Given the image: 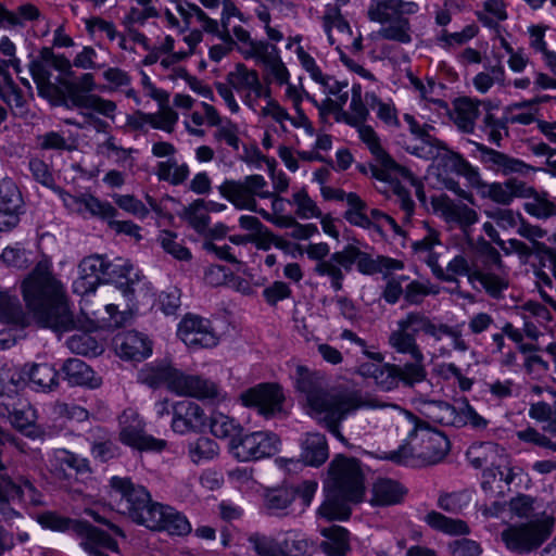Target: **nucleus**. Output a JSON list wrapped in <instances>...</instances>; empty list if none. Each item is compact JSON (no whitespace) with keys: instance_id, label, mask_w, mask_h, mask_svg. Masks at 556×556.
<instances>
[{"instance_id":"nucleus-21","label":"nucleus","mask_w":556,"mask_h":556,"mask_svg":"<svg viewBox=\"0 0 556 556\" xmlns=\"http://www.w3.org/2000/svg\"><path fill=\"white\" fill-rule=\"evenodd\" d=\"M173 415L172 428L177 433L202 431L205 427V414L194 402L188 400L177 402L173 407Z\"/></svg>"},{"instance_id":"nucleus-43","label":"nucleus","mask_w":556,"mask_h":556,"mask_svg":"<svg viewBox=\"0 0 556 556\" xmlns=\"http://www.w3.org/2000/svg\"><path fill=\"white\" fill-rule=\"evenodd\" d=\"M323 23L325 31L328 35L330 45H334L336 39L332 35V30L336 28L338 33L344 38L350 39L352 31L349 23L344 20L341 14L340 7L338 4H327L323 16Z\"/></svg>"},{"instance_id":"nucleus-60","label":"nucleus","mask_w":556,"mask_h":556,"mask_svg":"<svg viewBox=\"0 0 556 556\" xmlns=\"http://www.w3.org/2000/svg\"><path fill=\"white\" fill-rule=\"evenodd\" d=\"M315 273L319 276H327L331 280V287L336 291H340L343 287L342 281L344 279V274L342 269L337 265V263L330 256L329 260L321 261L317 263L314 268Z\"/></svg>"},{"instance_id":"nucleus-58","label":"nucleus","mask_w":556,"mask_h":556,"mask_svg":"<svg viewBox=\"0 0 556 556\" xmlns=\"http://www.w3.org/2000/svg\"><path fill=\"white\" fill-rule=\"evenodd\" d=\"M159 242L164 251L179 261L191 258V252L177 241V236L168 230H163L159 237Z\"/></svg>"},{"instance_id":"nucleus-46","label":"nucleus","mask_w":556,"mask_h":556,"mask_svg":"<svg viewBox=\"0 0 556 556\" xmlns=\"http://www.w3.org/2000/svg\"><path fill=\"white\" fill-rule=\"evenodd\" d=\"M358 135L381 167L395 165V161L381 147L378 135L370 126L364 124L358 125Z\"/></svg>"},{"instance_id":"nucleus-61","label":"nucleus","mask_w":556,"mask_h":556,"mask_svg":"<svg viewBox=\"0 0 556 556\" xmlns=\"http://www.w3.org/2000/svg\"><path fill=\"white\" fill-rule=\"evenodd\" d=\"M248 541L258 556H278L276 538L253 533L248 538Z\"/></svg>"},{"instance_id":"nucleus-10","label":"nucleus","mask_w":556,"mask_h":556,"mask_svg":"<svg viewBox=\"0 0 556 556\" xmlns=\"http://www.w3.org/2000/svg\"><path fill=\"white\" fill-rule=\"evenodd\" d=\"M49 471L52 477L68 488L70 491L81 494V483L91 478L89 460L68 450L58 448L49 460Z\"/></svg>"},{"instance_id":"nucleus-7","label":"nucleus","mask_w":556,"mask_h":556,"mask_svg":"<svg viewBox=\"0 0 556 556\" xmlns=\"http://www.w3.org/2000/svg\"><path fill=\"white\" fill-rule=\"evenodd\" d=\"M112 489L111 498L115 502L117 510L128 516L134 522L147 526H154V507L159 505L153 502L148 490L135 484L129 478L113 477L110 480Z\"/></svg>"},{"instance_id":"nucleus-22","label":"nucleus","mask_w":556,"mask_h":556,"mask_svg":"<svg viewBox=\"0 0 556 556\" xmlns=\"http://www.w3.org/2000/svg\"><path fill=\"white\" fill-rule=\"evenodd\" d=\"M105 258L101 255L85 257L78 266L79 277L74 281V292L87 294L94 292L99 283L104 280Z\"/></svg>"},{"instance_id":"nucleus-36","label":"nucleus","mask_w":556,"mask_h":556,"mask_svg":"<svg viewBox=\"0 0 556 556\" xmlns=\"http://www.w3.org/2000/svg\"><path fill=\"white\" fill-rule=\"evenodd\" d=\"M406 494L405 488L397 481L379 478L372 485V500L376 505L388 506L399 504Z\"/></svg>"},{"instance_id":"nucleus-41","label":"nucleus","mask_w":556,"mask_h":556,"mask_svg":"<svg viewBox=\"0 0 556 556\" xmlns=\"http://www.w3.org/2000/svg\"><path fill=\"white\" fill-rule=\"evenodd\" d=\"M210 429L214 437L228 440V445L243 432L242 426L223 413H213L210 417Z\"/></svg>"},{"instance_id":"nucleus-33","label":"nucleus","mask_w":556,"mask_h":556,"mask_svg":"<svg viewBox=\"0 0 556 556\" xmlns=\"http://www.w3.org/2000/svg\"><path fill=\"white\" fill-rule=\"evenodd\" d=\"M0 321L21 328L28 324V315L16 294L0 291Z\"/></svg>"},{"instance_id":"nucleus-59","label":"nucleus","mask_w":556,"mask_h":556,"mask_svg":"<svg viewBox=\"0 0 556 556\" xmlns=\"http://www.w3.org/2000/svg\"><path fill=\"white\" fill-rule=\"evenodd\" d=\"M298 206L296 215L302 219L311 217H321V212L316 203L308 197L305 190H301L292 195V201Z\"/></svg>"},{"instance_id":"nucleus-51","label":"nucleus","mask_w":556,"mask_h":556,"mask_svg":"<svg viewBox=\"0 0 556 556\" xmlns=\"http://www.w3.org/2000/svg\"><path fill=\"white\" fill-rule=\"evenodd\" d=\"M67 348L75 354L97 356L103 352L102 345L89 333L73 334L67 340Z\"/></svg>"},{"instance_id":"nucleus-50","label":"nucleus","mask_w":556,"mask_h":556,"mask_svg":"<svg viewBox=\"0 0 556 556\" xmlns=\"http://www.w3.org/2000/svg\"><path fill=\"white\" fill-rule=\"evenodd\" d=\"M426 521L431 528L450 534H466L469 532L465 521L445 517L437 511L429 513L426 516Z\"/></svg>"},{"instance_id":"nucleus-56","label":"nucleus","mask_w":556,"mask_h":556,"mask_svg":"<svg viewBox=\"0 0 556 556\" xmlns=\"http://www.w3.org/2000/svg\"><path fill=\"white\" fill-rule=\"evenodd\" d=\"M0 98L9 105L15 115L23 116L26 113L23 93L13 80L0 87Z\"/></svg>"},{"instance_id":"nucleus-54","label":"nucleus","mask_w":556,"mask_h":556,"mask_svg":"<svg viewBox=\"0 0 556 556\" xmlns=\"http://www.w3.org/2000/svg\"><path fill=\"white\" fill-rule=\"evenodd\" d=\"M137 115L153 128L163 129L168 132L173 131V127L178 119L177 113L170 108L162 109L159 114H147L141 111H137Z\"/></svg>"},{"instance_id":"nucleus-25","label":"nucleus","mask_w":556,"mask_h":556,"mask_svg":"<svg viewBox=\"0 0 556 556\" xmlns=\"http://www.w3.org/2000/svg\"><path fill=\"white\" fill-rule=\"evenodd\" d=\"M153 519L154 526H146L152 531H166L172 535H186L191 531V525L182 514L161 503L154 507Z\"/></svg>"},{"instance_id":"nucleus-1","label":"nucleus","mask_w":556,"mask_h":556,"mask_svg":"<svg viewBox=\"0 0 556 556\" xmlns=\"http://www.w3.org/2000/svg\"><path fill=\"white\" fill-rule=\"evenodd\" d=\"M21 289L26 306L41 327L59 333L76 327L66 287L48 260L35 265L22 281Z\"/></svg>"},{"instance_id":"nucleus-26","label":"nucleus","mask_w":556,"mask_h":556,"mask_svg":"<svg viewBox=\"0 0 556 556\" xmlns=\"http://www.w3.org/2000/svg\"><path fill=\"white\" fill-rule=\"evenodd\" d=\"M113 344L117 355L129 361H142L152 352L147 338L136 331L117 333L113 339Z\"/></svg>"},{"instance_id":"nucleus-13","label":"nucleus","mask_w":556,"mask_h":556,"mask_svg":"<svg viewBox=\"0 0 556 556\" xmlns=\"http://www.w3.org/2000/svg\"><path fill=\"white\" fill-rule=\"evenodd\" d=\"M554 523V518L544 517L519 526H510L502 532V540L511 552L530 553L552 534Z\"/></svg>"},{"instance_id":"nucleus-48","label":"nucleus","mask_w":556,"mask_h":556,"mask_svg":"<svg viewBox=\"0 0 556 556\" xmlns=\"http://www.w3.org/2000/svg\"><path fill=\"white\" fill-rule=\"evenodd\" d=\"M156 175L160 180L177 186L186 181L189 176V167L187 164H178L175 159H168L157 163Z\"/></svg>"},{"instance_id":"nucleus-29","label":"nucleus","mask_w":556,"mask_h":556,"mask_svg":"<svg viewBox=\"0 0 556 556\" xmlns=\"http://www.w3.org/2000/svg\"><path fill=\"white\" fill-rule=\"evenodd\" d=\"M132 266L126 261L122 258H117L114 262H109L105 260L104 266V280L105 282L115 281L118 289L122 290L123 294L126 298L131 299L135 294V285L138 283V280L131 277ZM135 277L138 278V275L135 274Z\"/></svg>"},{"instance_id":"nucleus-63","label":"nucleus","mask_w":556,"mask_h":556,"mask_svg":"<svg viewBox=\"0 0 556 556\" xmlns=\"http://www.w3.org/2000/svg\"><path fill=\"white\" fill-rule=\"evenodd\" d=\"M507 124V118L497 119L493 114L488 113L483 119V130L486 132L488 138L492 143L500 146L503 138L502 131H505L506 135L508 132Z\"/></svg>"},{"instance_id":"nucleus-9","label":"nucleus","mask_w":556,"mask_h":556,"mask_svg":"<svg viewBox=\"0 0 556 556\" xmlns=\"http://www.w3.org/2000/svg\"><path fill=\"white\" fill-rule=\"evenodd\" d=\"M38 522L53 531L72 530L79 539L84 551L91 549V545L100 543L108 546L111 552L118 553L117 542L105 531L93 527L87 521L71 519L53 511H47L38 517Z\"/></svg>"},{"instance_id":"nucleus-18","label":"nucleus","mask_w":556,"mask_h":556,"mask_svg":"<svg viewBox=\"0 0 556 556\" xmlns=\"http://www.w3.org/2000/svg\"><path fill=\"white\" fill-rule=\"evenodd\" d=\"M245 406L255 407L262 416L270 418L281 412L285 400L281 388L275 383H261L241 393Z\"/></svg>"},{"instance_id":"nucleus-16","label":"nucleus","mask_w":556,"mask_h":556,"mask_svg":"<svg viewBox=\"0 0 556 556\" xmlns=\"http://www.w3.org/2000/svg\"><path fill=\"white\" fill-rule=\"evenodd\" d=\"M177 334L191 350L212 349L219 342L211 320L194 314H187L181 319Z\"/></svg>"},{"instance_id":"nucleus-23","label":"nucleus","mask_w":556,"mask_h":556,"mask_svg":"<svg viewBox=\"0 0 556 556\" xmlns=\"http://www.w3.org/2000/svg\"><path fill=\"white\" fill-rule=\"evenodd\" d=\"M226 80L233 90L243 96L247 105L253 106V96H258L262 91L261 79L255 70L248 68L243 63H238L227 74Z\"/></svg>"},{"instance_id":"nucleus-49","label":"nucleus","mask_w":556,"mask_h":556,"mask_svg":"<svg viewBox=\"0 0 556 556\" xmlns=\"http://www.w3.org/2000/svg\"><path fill=\"white\" fill-rule=\"evenodd\" d=\"M378 36L387 40L408 43L412 41L409 22L402 15L396 16L390 21L388 26L382 27L378 31Z\"/></svg>"},{"instance_id":"nucleus-31","label":"nucleus","mask_w":556,"mask_h":556,"mask_svg":"<svg viewBox=\"0 0 556 556\" xmlns=\"http://www.w3.org/2000/svg\"><path fill=\"white\" fill-rule=\"evenodd\" d=\"M416 8L415 3H405L402 0H371L368 17L384 24L404 13H413Z\"/></svg>"},{"instance_id":"nucleus-5","label":"nucleus","mask_w":556,"mask_h":556,"mask_svg":"<svg viewBox=\"0 0 556 556\" xmlns=\"http://www.w3.org/2000/svg\"><path fill=\"white\" fill-rule=\"evenodd\" d=\"M384 404L383 407H391L397 410L400 415L404 416L413 425V430L409 435L415 434L420 441L418 447L401 445L397 450L386 453L383 456L384 459L395 464L406 465L416 453L417 457L422 462L432 465L441 462L445 457L450 448V441L442 432L429 428H418L416 418L410 412L401 408L396 404Z\"/></svg>"},{"instance_id":"nucleus-2","label":"nucleus","mask_w":556,"mask_h":556,"mask_svg":"<svg viewBox=\"0 0 556 556\" xmlns=\"http://www.w3.org/2000/svg\"><path fill=\"white\" fill-rule=\"evenodd\" d=\"M295 388L304 393L311 409L318 416L319 422L340 441L344 437L340 432V424L348 415L359 408H383L384 402L364 395L358 390H340L328 392L325 377L307 367L296 366L294 374Z\"/></svg>"},{"instance_id":"nucleus-55","label":"nucleus","mask_w":556,"mask_h":556,"mask_svg":"<svg viewBox=\"0 0 556 556\" xmlns=\"http://www.w3.org/2000/svg\"><path fill=\"white\" fill-rule=\"evenodd\" d=\"M218 450L217 443L207 437H201L189 445V454L193 463L213 459L218 455Z\"/></svg>"},{"instance_id":"nucleus-30","label":"nucleus","mask_w":556,"mask_h":556,"mask_svg":"<svg viewBox=\"0 0 556 556\" xmlns=\"http://www.w3.org/2000/svg\"><path fill=\"white\" fill-rule=\"evenodd\" d=\"M301 462L306 466L319 467L329 457L327 439L318 432L307 433L301 443Z\"/></svg>"},{"instance_id":"nucleus-15","label":"nucleus","mask_w":556,"mask_h":556,"mask_svg":"<svg viewBox=\"0 0 556 556\" xmlns=\"http://www.w3.org/2000/svg\"><path fill=\"white\" fill-rule=\"evenodd\" d=\"M280 439L268 431H255L239 434L233 443H230V452L240 462L257 460L270 457L277 453Z\"/></svg>"},{"instance_id":"nucleus-6","label":"nucleus","mask_w":556,"mask_h":556,"mask_svg":"<svg viewBox=\"0 0 556 556\" xmlns=\"http://www.w3.org/2000/svg\"><path fill=\"white\" fill-rule=\"evenodd\" d=\"M267 182L262 175H249L241 180L227 179L219 187L218 191L223 198L228 200L238 210H249L261 214L266 220L274 223L280 228H292L296 219L292 216H271L264 210L257 208L256 198L269 199L273 192L265 190Z\"/></svg>"},{"instance_id":"nucleus-24","label":"nucleus","mask_w":556,"mask_h":556,"mask_svg":"<svg viewBox=\"0 0 556 556\" xmlns=\"http://www.w3.org/2000/svg\"><path fill=\"white\" fill-rule=\"evenodd\" d=\"M475 144L480 152L481 161L493 170L501 172L504 175L520 174L522 176L527 175L530 170H535L534 167L526 164L521 160L488 148L482 143Z\"/></svg>"},{"instance_id":"nucleus-35","label":"nucleus","mask_w":556,"mask_h":556,"mask_svg":"<svg viewBox=\"0 0 556 556\" xmlns=\"http://www.w3.org/2000/svg\"><path fill=\"white\" fill-rule=\"evenodd\" d=\"M325 540L320 549L328 556H345L351 549L349 531L340 526L326 527L320 530Z\"/></svg>"},{"instance_id":"nucleus-52","label":"nucleus","mask_w":556,"mask_h":556,"mask_svg":"<svg viewBox=\"0 0 556 556\" xmlns=\"http://www.w3.org/2000/svg\"><path fill=\"white\" fill-rule=\"evenodd\" d=\"M296 491L289 488L269 490L265 495V506L273 514L289 507L295 500Z\"/></svg>"},{"instance_id":"nucleus-44","label":"nucleus","mask_w":556,"mask_h":556,"mask_svg":"<svg viewBox=\"0 0 556 556\" xmlns=\"http://www.w3.org/2000/svg\"><path fill=\"white\" fill-rule=\"evenodd\" d=\"M346 202L350 208L344 213V218L352 225L362 228H375L379 230V226L370 220L366 215L367 204L354 192L346 195Z\"/></svg>"},{"instance_id":"nucleus-53","label":"nucleus","mask_w":556,"mask_h":556,"mask_svg":"<svg viewBox=\"0 0 556 556\" xmlns=\"http://www.w3.org/2000/svg\"><path fill=\"white\" fill-rule=\"evenodd\" d=\"M244 59H257L265 66L268 63H273L275 59L279 55V51L275 45H270L266 41H257L254 42L249 48H239Z\"/></svg>"},{"instance_id":"nucleus-32","label":"nucleus","mask_w":556,"mask_h":556,"mask_svg":"<svg viewBox=\"0 0 556 556\" xmlns=\"http://www.w3.org/2000/svg\"><path fill=\"white\" fill-rule=\"evenodd\" d=\"M179 370L168 364L147 365L138 375L139 382L157 389L165 386L172 391L173 381L176 382Z\"/></svg>"},{"instance_id":"nucleus-17","label":"nucleus","mask_w":556,"mask_h":556,"mask_svg":"<svg viewBox=\"0 0 556 556\" xmlns=\"http://www.w3.org/2000/svg\"><path fill=\"white\" fill-rule=\"evenodd\" d=\"M119 440L139 451H162L166 442L144 432V424L131 409L124 410L119 417Z\"/></svg>"},{"instance_id":"nucleus-57","label":"nucleus","mask_w":556,"mask_h":556,"mask_svg":"<svg viewBox=\"0 0 556 556\" xmlns=\"http://www.w3.org/2000/svg\"><path fill=\"white\" fill-rule=\"evenodd\" d=\"M204 207H206V202L203 199H198L186 208L190 225L199 233L205 232L210 225L208 214L202 211Z\"/></svg>"},{"instance_id":"nucleus-11","label":"nucleus","mask_w":556,"mask_h":556,"mask_svg":"<svg viewBox=\"0 0 556 556\" xmlns=\"http://www.w3.org/2000/svg\"><path fill=\"white\" fill-rule=\"evenodd\" d=\"M433 321L421 312H410L397 321V328L389 336L390 346L397 353L407 354L412 359L425 364L424 353L417 343L419 332L427 333Z\"/></svg>"},{"instance_id":"nucleus-64","label":"nucleus","mask_w":556,"mask_h":556,"mask_svg":"<svg viewBox=\"0 0 556 556\" xmlns=\"http://www.w3.org/2000/svg\"><path fill=\"white\" fill-rule=\"evenodd\" d=\"M448 551L452 556H479L482 548L476 541L463 538L451 542Z\"/></svg>"},{"instance_id":"nucleus-39","label":"nucleus","mask_w":556,"mask_h":556,"mask_svg":"<svg viewBox=\"0 0 556 556\" xmlns=\"http://www.w3.org/2000/svg\"><path fill=\"white\" fill-rule=\"evenodd\" d=\"M23 374L42 391H51L59 384L58 371L49 364H33L23 367Z\"/></svg>"},{"instance_id":"nucleus-4","label":"nucleus","mask_w":556,"mask_h":556,"mask_svg":"<svg viewBox=\"0 0 556 556\" xmlns=\"http://www.w3.org/2000/svg\"><path fill=\"white\" fill-rule=\"evenodd\" d=\"M444 270L445 275L452 276V280H444L445 282H458V276H466L470 285L476 288V283H480L485 293L493 299H502L503 292L509 286L502 256L489 242L480 247L472 260L464 254H457Z\"/></svg>"},{"instance_id":"nucleus-47","label":"nucleus","mask_w":556,"mask_h":556,"mask_svg":"<svg viewBox=\"0 0 556 556\" xmlns=\"http://www.w3.org/2000/svg\"><path fill=\"white\" fill-rule=\"evenodd\" d=\"M13 428L30 439H42L45 431L35 424V414L30 409H13L10 416Z\"/></svg>"},{"instance_id":"nucleus-42","label":"nucleus","mask_w":556,"mask_h":556,"mask_svg":"<svg viewBox=\"0 0 556 556\" xmlns=\"http://www.w3.org/2000/svg\"><path fill=\"white\" fill-rule=\"evenodd\" d=\"M277 539L278 556H301L308 549V542L296 530L280 532Z\"/></svg>"},{"instance_id":"nucleus-45","label":"nucleus","mask_w":556,"mask_h":556,"mask_svg":"<svg viewBox=\"0 0 556 556\" xmlns=\"http://www.w3.org/2000/svg\"><path fill=\"white\" fill-rule=\"evenodd\" d=\"M448 151L444 142L433 137L429 132V139L418 137L413 142L406 146V151L425 160H434L439 157L441 151Z\"/></svg>"},{"instance_id":"nucleus-40","label":"nucleus","mask_w":556,"mask_h":556,"mask_svg":"<svg viewBox=\"0 0 556 556\" xmlns=\"http://www.w3.org/2000/svg\"><path fill=\"white\" fill-rule=\"evenodd\" d=\"M517 233L530 241L531 245L536 251V256L540 258L547 257L552 267L556 265V258L553 255L551 248L539 241V239H542L546 236V230L539 226L531 225L522 218L517 228Z\"/></svg>"},{"instance_id":"nucleus-3","label":"nucleus","mask_w":556,"mask_h":556,"mask_svg":"<svg viewBox=\"0 0 556 556\" xmlns=\"http://www.w3.org/2000/svg\"><path fill=\"white\" fill-rule=\"evenodd\" d=\"M327 497L318 513L325 519L345 520L351 515L349 503L359 502L364 495L363 475L355 458L337 455L328 469Z\"/></svg>"},{"instance_id":"nucleus-19","label":"nucleus","mask_w":556,"mask_h":556,"mask_svg":"<svg viewBox=\"0 0 556 556\" xmlns=\"http://www.w3.org/2000/svg\"><path fill=\"white\" fill-rule=\"evenodd\" d=\"M23 198L16 184L9 178L0 181V231L14 228L23 213Z\"/></svg>"},{"instance_id":"nucleus-27","label":"nucleus","mask_w":556,"mask_h":556,"mask_svg":"<svg viewBox=\"0 0 556 556\" xmlns=\"http://www.w3.org/2000/svg\"><path fill=\"white\" fill-rule=\"evenodd\" d=\"M172 392L178 395L197 399H214L217 396V386L200 376L186 375L179 370L176 382L173 381Z\"/></svg>"},{"instance_id":"nucleus-20","label":"nucleus","mask_w":556,"mask_h":556,"mask_svg":"<svg viewBox=\"0 0 556 556\" xmlns=\"http://www.w3.org/2000/svg\"><path fill=\"white\" fill-rule=\"evenodd\" d=\"M64 205L77 213L88 212L93 217L112 220L117 215V210L109 202L100 201L91 194L81 197L72 195L62 189H58Z\"/></svg>"},{"instance_id":"nucleus-34","label":"nucleus","mask_w":556,"mask_h":556,"mask_svg":"<svg viewBox=\"0 0 556 556\" xmlns=\"http://www.w3.org/2000/svg\"><path fill=\"white\" fill-rule=\"evenodd\" d=\"M442 213L447 223L456 224L465 237H470L471 226L478 222V214L466 204L445 201Z\"/></svg>"},{"instance_id":"nucleus-37","label":"nucleus","mask_w":556,"mask_h":556,"mask_svg":"<svg viewBox=\"0 0 556 556\" xmlns=\"http://www.w3.org/2000/svg\"><path fill=\"white\" fill-rule=\"evenodd\" d=\"M65 379L73 386H88L97 388L100 384L93 370L81 359L68 358L62 366Z\"/></svg>"},{"instance_id":"nucleus-62","label":"nucleus","mask_w":556,"mask_h":556,"mask_svg":"<svg viewBox=\"0 0 556 556\" xmlns=\"http://www.w3.org/2000/svg\"><path fill=\"white\" fill-rule=\"evenodd\" d=\"M365 99H366L367 104L370 105L371 109L377 108V116L381 121H383L386 124L391 125V126L399 125L396 111L393 106L381 102L375 93H367Z\"/></svg>"},{"instance_id":"nucleus-38","label":"nucleus","mask_w":556,"mask_h":556,"mask_svg":"<svg viewBox=\"0 0 556 556\" xmlns=\"http://www.w3.org/2000/svg\"><path fill=\"white\" fill-rule=\"evenodd\" d=\"M480 101H473L469 98H460L455 102L454 122L464 132L470 134L475 129L476 119L479 116ZM489 106V103L482 102Z\"/></svg>"},{"instance_id":"nucleus-14","label":"nucleus","mask_w":556,"mask_h":556,"mask_svg":"<svg viewBox=\"0 0 556 556\" xmlns=\"http://www.w3.org/2000/svg\"><path fill=\"white\" fill-rule=\"evenodd\" d=\"M59 97L48 99L54 105H63L67 109L91 110L112 121L115 119L116 103L98 94L83 92L76 84L66 78H58Z\"/></svg>"},{"instance_id":"nucleus-28","label":"nucleus","mask_w":556,"mask_h":556,"mask_svg":"<svg viewBox=\"0 0 556 556\" xmlns=\"http://www.w3.org/2000/svg\"><path fill=\"white\" fill-rule=\"evenodd\" d=\"M469 464L476 469L495 467L500 469L505 463L504 448L493 442H477L469 446L466 452Z\"/></svg>"},{"instance_id":"nucleus-8","label":"nucleus","mask_w":556,"mask_h":556,"mask_svg":"<svg viewBox=\"0 0 556 556\" xmlns=\"http://www.w3.org/2000/svg\"><path fill=\"white\" fill-rule=\"evenodd\" d=\"M356 372L365 379H372L376 387L382 391L394 390L400 382L406 388H414L427 379L425 364L416 359L404 365L365 362L358 365Z\"/></svg>"},{"instance_id":"nucleus-12","label":"nucleus","mask_w":556,"mask_h":556,"mask_svg":"<svg viewBox=\"0 0 556 556\" xmlns=\"http://www.w3.org/2000/svg\"><path fill=\"white\" fill-rule=\"evenodd\" d=\"M50 68H54L63 75L72 76V63L62 55L55 54L51 48L45 47L39 55L29 63V72L37 86L38 93L43 99L59 97V83L51 81Z\"/></svg>"}]
</instances>
